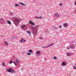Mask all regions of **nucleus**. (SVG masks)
Returning <instances> with one entry per match:
<instances>
[{
    "mask_svg": "<svg viewBox=\"0 0 76 76\" xmlns=\"http://www.w3.org/2000/svg\"><path fill=\"white\" fill-rule=\"evenodd\" d=\"M32 29V33L34 35H37L38 32V28H35L34 27L32 26L31 27Z\"/></svg>",
    "mask_w": 76,
    "mask_h": 76,
    "instance_id": "nucleus-1",
    "label": "nucleus"
},
{
    "mask_svg": "<svg viewBox=\"0 0 76 76\" xmlns=\"http://www.w3.org/2000/svg\"><path fill=\"white\" fill-rule=\"evenodd\" d=\"M14 23L17 26H18V24L20 22V20H19V18H15L14 20Z\"/></svg>",
    "mask_w": 76,
    "mask_h": 76,
    "instance_id": "nucleus-2",
    "label": "nucleus"
},
{
    "mask_svg": "<svg viewBox=\"0 0 76 76\" xmlns=\"http://www.w3.org/2000/svg\"><path fill=\"white\" fill-rule=\"evenodd\" d=\"M7 70L8 72H9V73H16V71L12 69L11 68H10L9 69H7Z\"/></svg>",
    "mask_w": 76,
    "mask_h": 76,
    "instance_id": "nucleus-3",
    "label": "nucleus"
},
{
    "mask_svg": "<svg viewBox=\"0 0 76 76\" xmlns=\"http://www.w3.org/2000/svg\"><path fill=\"white\" fill-rule=\"evenodd\" d=\"M15 60L16 62H12V63H14L15 66H16V65H17V64H18L19 63V59L18 58L15 59Z\"/></svg>",
    "mask_w": 76,
    "mask_h": 76,
    "instance_id": "nucleus-4",
    "label": "nucleus"
},
{
    "mask_svg": "<svg viewBox=\"0 0 76 76\" xmlns=\"http://www.w3.org/2000/svg\"><path fill=\"white\" fill-rule=\"evenodd\" d=\"M29 23L30 24V25H35V24L34 23H33L31 20H30L29 22Z\"/></svg>",
    "mask_w": 76,
    "mask_h": 76,
    "instance_id": "nucleus-5",
    "label": "nucleus"
},
{
    "mask_svg": "<svg viewBox=\"0 0 76 76\" xmlns=\"http://www.w3.org/2000/svg\"><path fill=\"white\" fill-rule=\"evenodd\" d=\"M19 42H26V40L24 39L23 38H21V40H20Z\"/></svg>",
    "mask_w": 76,
    "mask_h": 76,
    "instance_id": "nucleus-6",
    "label": "nucleus"
},
{
    "mask_svg": "<svg viewBox=\"0 0 76 76\" xmlns=\"http://www.w3.org/2000/svg\"><path fill=\"white\" fill-rule=\"evenodd\" d=\"M26 32L28 33L29 35H31V31H26Z\"/></svg>",
    "mask_w": 76,
    "mask_h": 76,
    "instance_id": "nucleus-7",
    "label": "nucleus"
},
{
    "mask_svg": "<svg viewBox=\"0 0 76 76\" xmlns=\"http://www.w3.org/2000/svg\"><path fill=\"white\" fill-rule=\"evenodd\" d=\"M6 21L7 22L8 24H9V25H11V24H12V23H11V22H10V21L9 20H7Z\"/></svg>",
    "mask_w": 76,
    "mask_h": 76,
    "instance_id": "nucleus-8",
    "label": "nucleus"
},
{
    "mask_svg": "<svg viewBox=\"0 0 76 76\" xmlns=\"http://www.w3.org/2000/svg\"><path fill=\"white\" fill-rule=\"evenodd\" d=\"M53 43L51 44H49L48 45V46H46V47H51V46H53Z\"/></svg>",
    "mask_w": 76,
    "mask_h": 76,
    "instance_id": "nucleus-9",
    "label": "nucleus"
},
{
    "mask_svg": "<svg viewBox=\"0 0 76 76\" xmlns=\"http://www.w3.org/2000/svg\"><path fill=\"white\" fill-rule=\"evenodd\" d=\"M36 53L37 54L39 55V54H41V52L40 51H37L36 52Z\"/></svg>",
    "mask_w": 76,
    "mask_h": 76,
    "instance_id": "nucleus-10",
    "label": "nucleus"
},
{
    "mask_svg": "<svg viewBox=\"0 0 76 76\" xmlns=\"http://www.w3.org/2000/svg\"><path fill=\"white\" fill-rule=\"evenodd\" d=\"M63 26L64 27H67L68 26V25L66 23H65L63 24Z\"/></svg>",
    "mask_w": 76,
    "mask_h": 76,
    "instance_id": "nucleus-11",
    "label": "nucleus"
},
{
    "mask_svg": "<svg viewBox=\"0 0 76 76\" xmlns=\"http://www.w3.org/2000/svg\"><path fill=\"white\" fill-rule=\"evenodd\" d=\"M34 19H42V17H36L34 18Z\"/></svg>",
    "mask_w": 76,
    "mask_h": 76,
    "instance_id": "nucleus-12",
    "label": "nucleus"
},
{
    "mask_svg": "<svg viewBox=\"0 0 76 76\" xmlns=\"http://www.w3.org/2000/svg\"><path fill=\"white\" fill-rule=\"evenodd\" d=\"M20 4L21 5H22V6H25V4L22 3V2H20Z\"/></svg>",
    "mask_w": 76,
    "mask_h": 76,
    "instance_id": "nucleus-13",
    "label": "nucleus"
},
{
    "mask_svg": "<svg viewBox=\"0 0 76 76\" xmlns=\"http://www.w3.org/2000/svg\"><path fill=\"white\" fill-rule=\"evenodd\" d=\"M4 44L6 45H8V43L7 42H4Z\"/></svg>",
    "mask_w": 76,
    "mask_h": 76,
    "instance_id": "nucleus-14",
    "label": "nucleus"
},
{
    "mask_svg": "<svg viewBox=\"0 0 76 76\" xmlns=\"http://www.w3.org/2000/svg\"><path fill=\"white\" fill-rule=\"evenodd\" d=\"M20 28H25V26L22 25L20 26Z\"/></svg>",
    "mask_w": 76,
    "mask_h": 76,
    "instance_id": "nucleus-15",
    "label": "nucleus"
},
{
    "mask_svg": "<svg viewBox=\"0 0 76 76\" xmlns=\"http://www.w3.org/2000/svg\"><path fill=\"white\" fill-rule=\"evenodd\" d=\"M62 66H66V63H65V62H63L62 63Z\"/></svg>",
    "mask_w": 76,
    "mask_h": 76,
    "instance_id": "nucleus-16",
    "label": "nucleus"
},
{
    "mask_svg": "<svg viewBox=\"0 0 76 76\" xmlns=\"http://www.w3.org/2000/svg\"><path fill=\"white\" fill-rule=\"evenodd\" d=\"M13 15H14V13L13 12H11L10 13V16H13Z\"/></svg>",
    "mask_w": 76,
    "mask_h": 76,
    "instance_id": "nucleus-17",
    "label": "nucleus"
},
{
    "mask_svg": "<svg viewBox=\"0 0 76 76\" xmlns=\"http://www.w3.org/2000/svg\"><path fill=\"white\" fill-rule=\"evenodd\" d=\"M32 51H33L31 50H28V52H29V53H32Z\"/></svg>",
    "mask_w": 76,
    "mask_h": 76,
    "instance_id": "nucleus-18",
    "label": "nucleus"
},
{
    "mask_svg": "<svg viewBox=\"0 0 76 76\" xmlns=\"http://www.w3.org/2000/svg\"><path fill=\"white\" fill-rule=\"evenodd\" d=\"M70 48L71 49H73V48H74V47H73V46L71 45L70 46Z\"/></svg>",
    "mask_w": 76,
    "mask_h": 76,
    "instance_id": "nucleus-19",
    "label": "nucleus"
},
{
    "mask_svg": "<svg viewBox=\"0 0 76 76\" xmlns=\"http://www.w3.org/2000/svg\"><path fill=\"white\" fill-rule=\"evenodd\" d=\"M19 6V5L16 3L15 4V7H17V6Z\"/></svg>",
    "mask_w": 76,
    "mask_h": 76,
    "instance_id": "nucleus-20",
    "label": "nucleus"
},
{
    "mask_svg": "<svg viewBox=\"0 0 76 76\" xmlns=\"http://www.w3.org/2000/svg\"><path fill=\"white\" fill-rule=\"evenodd\" d=\"M67 55L68 56V57H69L70 56V54L69 53H67Z\"/></svg>",
    "mask_w": 76,
    "mask_h": 76,
    "instance_id": "nucleus-21",
    "label": "nucleus"
},
{
    "mask_svg": "<svg viewBox=\"0 0 76 76\" xmlns=\"http://www.w3.org/2000/svg\"><path fill=\"white\" fill-rule=\"evenodd\" d=\"M55 15L56 17H58V14L56 13L55 14Z\"/></svg>",
    "mask_w": 76,
    "mask_h": 76,
    "instance_id": "nucleus-22",
    "label": "nucleus"
},
{
    "mask_svg": "<svg viewBox=\"0 0 76 76\" xmlns=\"http://www.w3.org/2000/svg\"><path fill=\"white\" fill-rule=\"evenodd\" d=\"M27 55H28V56H30V55H31V53H27Z\"/></svg>",
    "mask_w": 76,
    "mask_h": 76,
    "instance_id": "nucleus-23",
    "label": "nucleus"
},
{
    "mask_svg": "<svg viewBox=\"0 0 76 76\" xmlns=\"http://www.w3.org/2000/svg\"><path fill=\"white\" fill-rule=\"evenodd\" d=\"M53 59H54L55 60H56V59H57V57H56V56H54L53 58Z\"/></svg>",
    "mask_w": 76,
    "mask_h": 76,
    "instance_id": "nucleus-24",
    "label": "nucleus"
},
{
    "mask_svg": "<svg viewBox=\"0 0 76 76\" xmlns=\"http://www.w3.org/2000/svg\"><path fill=\"white\" fill-rule=\"evenodd\" d=\"M39 39H43V38L42 37H39Z\"/></svg>",
    "mask_w": 76,
    "mask_h": 76,
    "instance_id": "nucleus-25",
    "label": "nucleus"
},
{
    "mask_svg": "<svg viewBox=\"0 0 76 76\" xmlns=\"http://www.w3.org/2000/svg\"><path fill=\"white\" fill-rule=\"evenodd\" d=\"M2 64L3 65V66H5V65H4L5 64L4 63V62H3L2 63Z\"/></svg>",
    "mask_w": 76,
    "mask_h": 76,
    "instance_id": "nucleus-26",
    "label": "nucleus"
},
{
    "mask_svg": "<svg viewBox=\"0 0 76 76\" xmlns=\"http://www.w3.org/2000/svg\"><path fill=\"white\" fill-rule=\"evenodd\" d=\"M0 20H2L3 21L4 20L3 18H0Z\"/></svg>",
    "mask_w": 76,
    "mask_h": 76,
    "instance_id": "nucleus-27",
    "label": "nucleus"
},
{
    "mask_svg": "<svg viewBox=\"0 0 76 76\" xmlns=\"http://www.w3.org/2000/svg\"><path fill=\"white\" fill-rule=\"evenodd\" d=\"M73 69H76V66H73Z\"/></svg>",
    "mask_w": 76,
    "mask_h": 76,
    "instance_id": "nucleus-28",
    "label": "nucleus"
},
{
    "mask_svg": "<svg viewBox=\"0 0 76 76\" xmlns=\"http://www.w3.org/2000/svg\"><path fill=\"white\" fill-rule=\"evenodd\" d=\"M12 61H10V64H12Z\"/></svg>",
    "mask_w": 76,
    "mask_h": 76,
    "instance_id": "nucleus-29",
    "label": "nucleus"
},
{
    "mask_svg": "<svg viewBox=\"0 0 76 76\" xmlns=\"http://www.w3.org/2000/svg\"><path fill=\"white\" fill-rule=\"evenodd\" d=\"M42 48H48L47 47H42Z\"/></svg>",
    "mask_w": 76,
    "mask_h": 76,
    "instance_id": "nucleus-30",
    "label": "nucleus"
},
{
    "mask_svg": "<svg viewBox=\"0 0 76 76\" xmlns=\"http://www.w3.org/2000/svg\"><path fill=\"white\" fill-rule=\"evenodd\" d=\"M61 27H62V26H61V25L59 26V28H61Z\"/></svg>",
    "mask_w": 76,
    "mask_h": 76,
    "instance_id": "nucleus-31",
    "label": "nucleus"
},
{
    "mask_svg": "<svg viewBox=\"0 0 76 76\" xmlns=\"http://www.w3.org/2000/svg\"><path fill=\"white\" fill-rule=\"evenodd\" d=\"M59 6H62V4H59Z\"/></svg>",
    "mask_w": 76,
    "mask_h": 76,
    "instance_id": "nucleus-32",
    "label": "nucleus"
},
{
    "mask_svg": "<svg viewBox=\"0 0 76 76\" xmlns=\"http://www.w3.org/2000/svg\"><path fill=\"white\" fill-rule=\"evenodd\" d=\"M55 29H58V28H56V27H55Z\"/></svg>",
    "mask_w": 76,
    "mask_h": 76,
    "instance_id": "nucleus-33",
    "label": "nucleus"
},
{
    "mask_svg": "<svg viewBox=\"0 0 76 76\" xmlns=\"http://www.w3.org/2000/svg\"><path fill=\"white\" fill-rule=\"evenodd\" d=\"M67 49H68V50H69V48H67Z\"/></svg>",
    "mask_w": 76,
    "mask_h": 76,
    "instance_id": "nucleus-34",
    "label": "nucleus"
},
{
    "mask_svg": "<svg viewBox=\"0 0 76 76\" xmlns=\"http://www.w3.org/2000/svg\"><path fill=\"white\" fill-rule=\"evenodd\" d=\"M21 69H22H22H23V68H21Z\"/></svg>",
    "mask_w": 76,
    "mask_h": 76,
    "instance_id": "nucleus-35",
    "label": "nucleus"
},
{
    "mask_svg": "<svg viewBox=\"0 0 76 76\" xmlns=\"http://www.w3.org/2000/svg\"><path fill=\"white\" fill-rule=\"evenodd\" d=\"M13 57H15V56H13Z\"/></svg>",
    "mask_w": 76,
    "mask_h": 76,
    "instance_id": "nucleus-36",
    "label": "nucleus"
},
{
    "mask_svg": "<svg viewBox=\"0 0 76 76\" xmlns=\"http://www.w3.org/2000/svg\"><path fill=\"white\" fill-rule=\"evenodd\" d=\"M37 26H38V25H37Z\"/></svg>",
    "mask_w": 76,
    "mask_h": 76,
    "instance_id": "nucleus-37",
    "label": "nucleus"
}]
</instances>
